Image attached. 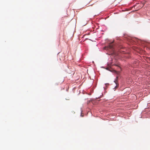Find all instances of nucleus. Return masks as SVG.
Masks as SVG:
<instances>
[{"instance_id":"obj_4","label":"nucleus","mask_w":150,"mask_h":150,"mask_svg":"<svg viewBox=\"0 0 150 150\" xmlns=\"http://www.w3.org/2000/svg\"><path fill=\"white\" fill-rule=\"evenodd\" d=\"M114 71H115V72H117V71H115V70H114Z\"/></svg>"},{"instance_id":"obj_1","label":"nucleus","mask_w":150,"mask_h":150,"mask_svg":"<svg viewBox=\"0 0 150 150\" xmlns=\"http://www.w3.org/2000/svg\"><path fill=\"white\" fill-rule=\"evenodd\" d=\"M108 47L110 49H112L113 47V45L112 43H111L108 46Z\"/></svg>"},{"instance_id":"obj_2","label":"nucleus","mask_w":150,"mask_h":150,"mask_svg":"<svg viewBox=\"0 0 150 150\" xmlns=\"http://www.w3.org/2000/svg\"><path fill=\"white\" fill-rule=\"evenodd\" d=\"M114 82H115V84L116 85V86H115V88H116V87H117V82H116V81H115Z\"/></svg>"},{"instance_id":"obj_3","label":"nucleus","mask_w":150,"mask_h":150,"mask_svg":"<svg viewBox=\"0 0 150 150\" xmlns=\"http://www.w3.org/2000/svg\"><path fill=\"white\" fill-rule=\"evenodd\" d=\"M106 69H107V70H109V68H108V67H107V68H106Z\"/></svg>"}]
</instances>
